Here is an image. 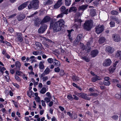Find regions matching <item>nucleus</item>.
Masks as SVG:
<instances>
[{"instance_id":"nucleus-1","label":"nucleus","mask_w":121,"mask_h":121,"mask_svg":"<svg viewBox=\"0 0 121 121\" xmlns=\"http://www.w3.org/2000/svg\"><path fill=\"white\" fill-rule=\"evenodd\" d=\"M64 24L65 22L62 19H60L55 22L52 21L50 22V27L54 32H56L61 30V27H64Z\"/></svg>"},{"instance_id":"nucleus-2","label":"nucleus","mask_w":121,"mask_h":121,"mask_svg":"<svg viewBox=\"0 0 121 121\" xmlns=\"http://www.w3.org/2000/svg\"><path fill=\"white\" fill-rule=\"evenodd\" d=\"M39 1L38 0H33L30 1L29 4L28 6V8L29 9H36L39 7Z\"/></svg>"},{"instance_id":"nucleus-3","label":"nucleus","mask_w":121,"mask_h":121,"mask_svg":"<svg viewBox=\"0 0 121 121\" xmlns=\"http://www.w3.org/2000/svg\"><path fill=\"white\" fill-rule=\"evenodd\" d=\"M92 25V21L88 20L86 21L84 23L83 27L85 29L89 30L91 28Z\"/></svg>"},{"instance_id":"nucleus-4","label":"nucleus","mask_w":121,"mask_h":121,"mask_svg":"<svg viewBox=\"0 0 121 121\" xmlns=\"http://www.w3.org/2000/svg\"><path fill=\"white\" fill-rule=\"evenodd\" d=\"M75 22L74 26L75 27L76 29L77 30L80 27L82 21L80 19L77 18L75 19Z\"/></svg>"},{"instance_id":"nucleus-5","label":"nucleus","mask_w":121,"mask_h":121,"mask_svg":"<svg viewBox=\"0 0 121 121\" xmlns=\"http://www.w3.org/2000/svg\"><path fill=\"white\" fill-rule=\"evenodd\" d=\"M95 29L96 32L97 34H99L102 32L104 30V26L103 25H99L96 26Z\"/></svg>"},{"instance_id":"nucleus-6","label":"nucleus","mask_w":121,"mask_h":121,"mask_svg":"<svg viewBox=\"0 0 121 121\" xmlns=\"http://www.w3.org/2000/svg\"><path fill=\"white\" fill-rule=\"evenodd\" d=\"M47 26L45 24L42 25L39 29L38 32L40 34L43 33L47 29Z\"/></svg>"},{"instance_id":"nucleus-7","label":"nucleus","mask_w":121,"mask_h":121,"mask_svg":"<svg viewBox=\"0 0 121 121\" xmlns=\"http://www.w3.org/2000/svg\"><path fill=\"white\" fill-rule=\"evenodd\" d=\"M105 51L108 54H111L114 52V49L112 47L108 46L106 47Z\"/></svg>"},{"instance_id":"nucleus-8","label":"nucleus","mask_w":121,"mask_h":121,"mask_svg":"<svg viewBox=\"0 0 121 121\" xmlns=\"http://www.w3.org/2000/svg\"><path fill=\"white\" fill-rule=\"evenodd\" d=\"M112 39L114 42H119L121 40L120 36L119 35L115 34L113 35Z\"/></svg>"},{"instance_id":"nucleus-9","label":"nucleus","mask_w":121,"mask_h":121,"mask_svg":"<svg viewBox=\"0 0 121 121\" xmlns=\"http://www.w3.org/2000/svg\"><path fill=\"white\" fill-rule=\"evenodd\" d=\"M111 61L109 58L105 59L103 63L104 66H107L110 65L111 63Z\"/></svg>"},{"instance_id":"nucleus-10","label":"nucleus","mask_w":121,"mask_h":121,"mask_svg":"<svg viewBox=\"0 0 121 121\" xmlns=\"http://www.w3.org/2000/svg\"><path fill=\"white\" fill-rule=\"evenodd\" d=\"M99 53L97 49H95L92 50L90 53L92 57L94 58L97 56Z\"/></svg>"},{"instance_id":"nucleus-11","label":"nucleus","mask_w":121,"mask_h":121,"mask_svg":"<svg viewBox=\"0 0 121 121\" xmlns=\"http://www.w3.org/2000/svg\"><path fill=\"white\" fill-rule=\"evenodd\" d=\"M51 19V18L49 16H46L41 22V24H42L49 22L50 20Z\"/></svg>"},{"instance_id":"nucleus-12","label":"nucleus","mask_w":121,"mask_h":121,"mask_svg":"<svg viewBox=\"0 0 121 121\" xmlns=\"http://www.w3.org/2000/svg\"><path fill=\"white\" fill-rule=\"evenodd\" d=\"M28 2H25L20 5L18 8V10H21L26 7Z\"/></svg>"},{"instance_id":"nucleus-13","label":"nucleus","mask_w":121,"mask_h":121,"mask_svg":"<svg viewBox=\"0 0 121 121\" xmlns=\"http://www.w3.org/2000/svg\"><path fill=\"white\" fill-rule=\"evenodd\" d=\"M60 10L61 12L63 14H67L68 13V9H66V8L64 6H62L60 8Z\"/></svg>"},{"instance_id":"nucleus-14","label":"nucleus","mask_w":121,"mask_h":121,"mask_svg":"<svg viewBox=\"0 0 121 121\" xmlns=\"http://www.w3.org/2000/svg\"><path fill=\"white\" fill-rule=\"evenodd\" d=\"M25 17L26 16L25 14H21L17 15V18L18 21H20L23 20Z\"/></svg>"},{"instance_id":"nucleus-15","label":"nucleus","mask_w":121,"mask_h":121,"mask_svg":"<svg viewBox=\"0 0 121 121\" xmlns=\"http://www.w3.org/2000/svg\"><path fill=\"white\" fill-rule=\"evenodd\" d=\"M41 44L39 42H36L35 45L34 47L35 49L37 50H39L40 47L41 46Z\"/></svg>"},{"instance_id":"nucleus-16","label":"nucleus","mask_w":121,"mask_h":121,"mask_svg":"<svg viewBox=\"0 0 121 121\" xmlns=\"http://www.w3.org/2000/svg\"><path fill=\"white\" fill-rule=\"evenodd\" d=\"M15 65L17 70H20L21 66V64L20 62L18 61H16L15 62Z\"/></svg>"},{"instance_id":"nucleus-17","label":"nucleus","mask_w":121,"mask_h":121,"mask_svg":"<svg viewBox=\"0 0 121 121\" xmlns=\"http://www.w3.org/2000/svg\"><path fill=\"white\" fill-rule=\"evenodd\" d=\"M77 10V8L75 7L72 6L70 8L69 11V12H73L75 13Z\"/></svg>"},{"instance_id":"nucleus-18","label":"nucleus","mask_w":121,"mask_h":121,"mask_svg":"<svg viewBox=\"0 0 121 121\" xmlns=\"http://www.w3.org/2000/svg\"><path fill=\"white\" fill-rule=\"evenodd\" d=\"M82 36L81 34H80L78 36L77 38L74 41L75 43H76L75 41L78 43H79L80 40L82 39Z\"/></svg>"},{"instance_id":"nucleus-19","label":"nucleus","mask_w":121,"mask_h":121,"mask_svg":"<svg viewBox=\"0 0 121 121\" xmlns=\"http://www.w3.org/2000/svg\"><path fill=\"white\" fill-rule=\"evenodd\" d=\"M81 97L82 98L88 100H90V98L87 96V94L84 93H82Z\"/></svg>"},{"instance_id":"nucleus-20","label":"nucleus","mask_w":121,"mask_h":121,"mask_svg":"<svg viewBox=\"0 0 121 121\" xmlns=\"http://www.w3.org/2000/svg\"><path fill=\"white\" fill-rule=\"evenodd\" d=\"M87 6H88L86 5H82L79 7L78 10H81L83 11L86 8Z\"/></svg>"},{"instance_id":"nucleus-21","label":"nucleus","mask_w":121,"mask_h":121,"mask_svg":"<svg viewBox=\"0 0 121 121\" xmlns=\"http://www.w3.org/2000/svg\"><path fill=\"white\" fill-rule=\"evenodd\" d=\"M27 94L31 98V96L32 97L34 96V93L31 91H28L27 92Z\"/></svg>"},{"instance_id":"nucleus-22","label":"nucleus","mask_w":121,"mask_h":121,"mask_svg":"<svg viewBox=\"0 0 121 121\" xmlns=\"http://www.w3.org/2000/svg\"><path fill=\"white\" fill-rule=\"evenodd\" d=\"M105 39L104 37L100 38L99 40V42L100 44L104 43L105 41Z\"/></svg>"},{"instance_id":"nucleus-23","label":"nucleus","mask_w":121,"mask_h":121,"mask_svg":"<svg viewBox=\"0 0 121 121\" xmlns=\"http://www.w3.org/2000/svg\"><path fill=\"white\" fill-rule=\"evenodd\" d=\"M100 79L99 77L96 75L95 77H94L92 78V81L93 82H95L96 81L100 80Z\"/></svg>"},{"instance_id":"nucleus-24","label":"nucleus","mask_w":121,"mask_h":121,"mask_svg":"<svg viewBox=\"0 0 121 121\" xmlns=\"http://www.w3.org/2000/svg\"><path fill=\"white\" fill-rule=\"evenodd\" d=\"M116 57L117 58H120L121 57V51H117L116 55Z\"/></svg>"},{"instance_id":"nucleus-25","label":"nucleus","mask_w":121,"mask_h":121,"mask_svg":"<svg viewBox=\"0 0 121 121\" xmlns=\"http://www.w3.org/2000/svg\"><path fill=\"white\" fill-rule=\"evenodd\" d=\"M72 0H65V3L66 5L69 6L70 5Z\"/></svg>"},{"instance_id":"nucleus-26","label":"nucleus","mask_w":121,"mask_h":121,"mask_svg":"<svg viewBox=\"0 0 121 121\" xmlns=\"http://www.w3.org/2000/svg\"><path fill=\"white\" fill-rule=\"evenodd\" d=\"M43 63V62H42V61H40L39 63V67L40 69H44V66Z\"/></svg>"},{"instance_id":"nucleus-27","label":"nucleus","mask_w":121,"mask_h":121,"mask_svg":"<svg viewBox=\"0 0 121 121\" xmlns=\"http://www.w3.org/2000/svg\"><path fill=\"white\" fill-rule=\"evenodd\" d=\"M40 24H41V22H40L37 19H36V20L35 21L34 25L35 26L39 27Z\"/></svg>"},{"instance_id":"nucleus-28","label":"nucleus","mask_w":121,"mask_h":121,"mask_svg":"<svg viewBox=\"0 0 121 121\" xmlns=\"http://www.w3.org/2000/svg\"><path fill=\"white\" fill-rule=\"evenodd\" d=\"M53 64L55 66H60V63L58 60L56 61L55 62H54Z\"/></svg>"},{"instance_id":"nucleus-29","label":"nucleus","mask_w":121,"mask_h":121,"mask_svg":"<svg viewBox=\"0 0 121 121\" xmlns=\"http://www.w3.org/2000/svg\"><path fill=\"white\" fill-rule=\"evenodd\" d=\"M81 58L87 62H88L89 61V59L86 56H82L81 57Z\"/></svg>"},{"instance_id":"nucleus-30","label":"nucleus","mask_w":121,"mask_h":121,"mask_svg":"<svg viewBox=\"0 0 121 121\" xmlns=\"http://www.w3.org/2000/svg\"><path fill=\"white\" fill-rule=\"evenodd\" d=\"M90 15L92 16H94L95 14V12L94 9H92L91 11Z\"/></svg>"},{"instance_id":"nucleus-31","label":"nucleus","mask_w":121,"mask_h":121,"mask_svg":"<svg viewBox=\"0 0 121 121\" xmlns=\"http://www.w3.org/2000/svg\"><path fill=\"white\" fill-rule=\"evenodd\" d=\"M46 91V89L45 87H43L40 91V93L42 94H44Z\"/></svg>"},{"instance_id":"nucleus-32","label":"nucleus","mask_w":121,"mask_h":121,"mask_svg":"<svg viewBox=\"0 0 121 121\" xmlns=\"http://www.w3.org/2000/svg\"><path fill=\"white\" fill-rule=\"evenodd\" d=\"M50 70V69L47 67L44 71V73H45L46 75H47L49 73Z\"/></svg>"},{"instance_id":"nucleus-33","label":"nucleus","mask_w":121,"mask_h":121,"mask_svg":"<svg viewBox=\"0 0 121 121\" xmlns=\"http://www.w3.org/2000/svg\"><path fill=\"white\" fill-rule=\"evenodd\" d=\"M67 99L69 100L72 101L73 99V97H72V96L70 94H69L67 95Z\"/></svg>"},{"instance_id":"nucleus-34","label":"nucleus","mask_w":121,"mask_h":121,"mask_svg":"<svg viewBox=\"0 0 121 121\" xmlns=\"http://www.w3.org/2000/svg\"><path fill=\"white\" fill-rule=\"evenodd\" d=\"M103 83L105 85L107 86H109L110 84V81H104Z\"/></svg>"},{"instance_id":"nucleus-35","label":"nucleus","mask_w":121,"mask_h":121,"mask_svg":"<svg viewBox=\"0 0 121 121\" xmlns=\"http://www.w3.org/2000/svg\"><path fill=\"white\" fill-rule=\"evenodd\" d=\"M72 79L73 81H77L79 80V78H78L74 76H73Z\"/></svg>"},{"instance_id":"nucleus-36","label":"nucleus","mask_w":121,"mask_h":121,"mask_svg":"<svg viewBox=\"0 0 121 121\" xmlns=\"http://www.w3.org/2000/svg\"><path fill=\"white\" fill-rule=\"evenodd\" d=\"M111 13L112 15H116L118 14V12L116 11L112 10L111 11Z\"/></svg>"},{"instance_id":"nucleus-37","label":"nucleus","mask_w":121,"mask_h":121,"mask_svg":"<svg viewBox=\"0 0 121 121\" xmlns=\"http://www.w3.org/2000/svg\"><path fill=\"white\" fill-rule=\"evenodd\" d=\"M61 5V4L57 3H56L54 5V8L55 9H57L59 8Z\"/></svg>"},{"instance_id":"nucleus-38","label":"nucleus","mask_w":121,"mask_h":121,"mask_svg":"<svg viewBox=\"0 0 121 121\" xmlns=\"http://www.w3.org/2000/svg\"><path fill=\"white\" fill-rule=\"evenodd\" d=\"M19 70H17L16 71V75H17L19 76H21L22 73V72L20 71H19Z\"/></svg>"},{"instance_id":"nucleus-39","label":"nucleus","mask_w":121,"mask_h":121,"mask_svg":"<svg viewBox=\"0 0 121 121\" xmlns=\"http://www.w3.org/2000/svg\"><path fill=\"white\" fill-rule=\"evenodd\" d=\"M112 19L114 21H116L118 23H119V20L117 17H116L113 16L112 17Z\"/></svg>"},{"instance_id":"nucleus-40","label":"nucleus","mask_w":121,"mask_h":121,"mask_svg":"<svg viewBox=\"0 0 121 121\" xmlns=\"http://www.w3.org/2000/svg\"><path fill=\"white\" fill-rule=\"evenodd\" d=\"M68 32L69 34L68 35V37L69 39L70 42H71L72 41V38L71 37V35L70 34L71 32L68 30Z\"/></svg>"},{"instance_id":"nucleus-41","label":"nucleus","mask_w":121,"mask_h":121,"mask_svg":"<svg viewBox=\"0 0 121 121\" xmlns=\"http://www.w3.org/2000/svg\"><path fill=\"white\" fill-rule=\"evenodd\" d=\"M82 13L81 12V13L80 12H78L75 15V16L76 17H79L82 15Z\"/></svg>"},{"instance_id":"nucleus-42","label":"nucleus","mask_w":121,"mask_h":121,"mask_svg":"<svg viewBox=\"0 0 121 121\" xmlns=\"http://www.w3.org/2000/svg\"><path fill=\"white\" fill-rule=\"evenodd\" d=\"M53 1L52 0H48L46 3V4L50 5L53 3Z\"/></svg>"},{"instance_id":"nucleus-43","label":"nucleus","mask_w":121,"mask_h":121,"mask_svg":"<svg viewBox=\"0 0 121 121\" xmlns=\"http://www.w3.org/2000/svg\"><path fill=\"white\" fill-rule=\"evenodd\" d=\"M98 94L95 93H91L88 95L89 96H94L95 97L97 96H98Z\"/></svg>"},{"instance_id":"nucleus-44","label":"nucleus","mask_w":121,"mask_h":121,"mask_svg":"<svg viewBox=\"0 0 121 121\" xmlns=\"http://www.w3.org/2000/svg\"><path fill=\"white\" fill-rule=\"evenodd\" d=\"M54 71L58 73L60 71V69L59 67L55 68L54 69Z\"/></svg>"},{"instance_id":"nucleus-45","label":"nucleus","mask_w":121,"mask_h":121,"mask_svg":"<svg viewBox=\"0 0 121 121\" xmlns=\"http://www.w3.org/2000/svg\"><path fill=\"white\" fill-rule=\"evenodd\" d=\"M15 78L17 81H18L19 82H20L21 80L20 78L16 75L15 76Z\"/></svg>"},{"instance_id":"nucleus-46","label":"nucleus","mask_w":121,"mask_h":121,"mask_svg":"<svg viewBox=\"0 0 121 121\" xmlns=\"http://www.w3.org/2000/svg\"><path fill=\"white\" fill-rule=\"evenodd\" d=\"M93 39H90V40L87 43V45L88 46H89V45H90L92 44L93 43Z\"/></svg>"},{"instance_id":"nucleus-47","label":"nucleus","mask_w":121,"mask_h":121,"mask_svg":"<svg viewBox=\"0 0 121 121\" xmlns=\"http://www.w3.org/2000/svg\"><path fill=\"white\" fill-rule=\"evenodd\" d=\"M116 69L115 67L111 66L109 68V70L111 72H113Z\"/></svg>"},{"instance_id":"nucleus-48","label":"nucleus","mask_w":121,"mask_h":121,"mask_svg":"<svg viewBox=\"0 0 121 121\" xmlns=\"http://www.w3.org/2000/svg\"><path fill=\"white\" fill-rule=\"evenodd\" d=\"M44 100L47 103H48L50 101V98L48 97H46L44 99Z\"/></svg>"},{"instance_id":"nucleus-49","label":"nucleus","mask_w":121,"mask_h":121,"mask_svg":"<svg viewBox=\"0 0 121 121\" xmlns=\"http://www.w3.org/2000/svg\"><path fill=\"white\" fill-rule=\"evenodd\" d=\"M48 61L49 63L51 64L53 62V60L52 58H49L48 59Z\"/></svg>"},{"instance_id":"nucleus-50","label":"nucleus","mask_w":121,"mask_h":121,"mask_svg":"<svg viewBox=\"0 0 121 121\" xmlns=\"http://www.w3.org/2000/svg\"><path fill=\"white\" fill-rule=\"evenodd\" d=\"M17 39L18 41L20 42H22L23 41V39L21 36L17 37Z\"/></svg>"},{"instance_id":"nucleus-51","label":"nucleus","mask_w":121,"mask_h":121,"mask_svg":"<svg viewBox=\"0 0 121 121\" xmlns=\"http://www.w3.org/2000/svg\"><path fill=\"white\" fill-rule=\"evenodd\" d=\"M111 27H113L115 26V22H111L109 23Z\"/></svg>"},{"instance_id":"nucleus-52","label":"nucleus","mask_w":121,"mask_h":121,"mask_svg":"<svg viewBox=\"0 0 121 121\" xmlns=\"http://www.w3.org/2000/svg\"><path fill=\"white\" fill-rule=\"evenodd\" d=\"M33 54L35 55H38V53H39V52L38 51H34L33 52Z\"/></svg>"},{"instance_id":"nucleus-53","label":"nucleus","mask_w":121,"mask_h":121,"mask_svg":"<svg viewBox=\"0 0 121 121\" xmlns=\"http://www.w3.org/2000/svg\"><path fill=\"white\" fill-rule=\"evenodd\" d=\"M48 77L47 76H46L43 78V82H45L48 79Z\"/></svg>"},{"instance_id":"nucleus-54","label":"nucleus","mask_w":121,"mask_h":121,"mask_svg":"<svg viewBox=\"0 0 121 121\" xmlns=\"http://www.w3.org/2000/svg\"><path fill=\"white\" fill-rule=\"evenodd\" d=\"M118 116L116 115H114L112 117V118L115 120H117L118 118Z\"/></svg>"},{"instance_id":"nucleus-55","label":"nucleus","mask_w":121,"mask_h":121,"mask_svg":"<svg viewBox=\"0 0 121 121\" xmlns=\"http://www.w3.org/2000/svg\"><path fill=\"white\" fill-rule=\"evenodd\" d=\"M35 99L36 101L39 103L40 102V98L39 97H37L35 98Z\"/></svg>"},{"instance_id":"nucleus-56","label":"nucleus","mask_w":121,"mask_h":121,"mask_svg":"<svg viewBox=\"0 0 121 121\" xmlns=\"http://www.w3.org/2000/svg\"><path fill=\"white\" fill-rule=\"evenodd\" d=\"M64 71L63 70H61L60 72V76H63L64 74Z\"/></svg>"},{"instance_id":"nucleus-57","label":"nucleus","mask_w":121,"mask_h":121,"mask_svg":"<svg viewBox=\"0 0 121 121\" xmlns=\"http://www.w3.org/2000/svg\"><path fill=\"white\" fill-rule=\"evenodd\" d=\"M112 82L115 83H119V81L116 79H113L112 80Z\"/></svg>"},{"instance_id":"nucleus-58","label":"nucleus","mask_w":121,"mask_h":121,"mask_svg":"<svg viewBox=\"0 0 121 121\" xmlns=\"http://www.w3.org/2000/svg\"><path fill=\"white\" fill-rule=\"evenodd\" d=\"M64 14L61 13L60 14H59L57 17V18H58L59 17H63V15Z\"/></svg>"},{"instance_id":"nucleus-59","label":"nucleus","mask_w":121,"mask_h":121,"mask_svg":"<svg viewBox=\"0 0 121 121\" xmlns=\"http://www.w3.org/2000/svg\"><path fill=\"white\" fill-rule=\"evenodd\" d=\"M12 84L14 86L16 87L17 88H19V86L17 83H13Z\"/></svg>"},{"instance_id":"nucleus-60","label":"nucleus","mask_w":121,"mask_h":121,"mask_svg":"<svg viewBox=\"0 0 121 121\" xmlns=\"http://www.w3.org/2000/svg\"><path fill=\"white\" fill-rule=\"evenodd\" d=\"M41 102H42V106H44V107H45L46 106V104L45 103V101H44L43 100H42L41 101Z\"/></svg>"},{"instance_id":"nucleus-61","label":"nucleus","mask_w":121,"mask_h":121,"mask_svg":"<svg viewBox=\"0 0 121 121\" xmlns=\"http://www.w3.org/2000/svg\"><path fill=\"white\" fill-rule=\"evenodd\" d=\"M73 96L74 97V98H73V99L77 100H78V98L75 95H73Z\"/></svg>"},{"instance_id":"nucleus-62","label":"nucleus","mask_w":121,"mask_h":121,"mask_svg":"<svg viewBox=\"0 0 121 121\" xmlns=\"http://www.w3.org/2000/svg\"><path fill=\"white\" fill-rule=\"evenodd\" d=\"M43 45L46 48H49V46L46 43H43Z\"/></svg>"},{"instance_id":"nucleus-63","label":"nucleus","mask_w":121,"mask_h":121,"mask_svg":"<svg viewBox=\"0 0 121 121\" xmlns=\"http://www.w3.org/2000/svg\"><path fill=\"white\" fill-rule=\"evenodd\" d=\"M72 117L73 119H76L77 118V115L76 114L74 113L73 116Z\"/></svg>"},{"instance_id":"nucleus-64","label":"nucleus","mask_w":121,"mask_h":121,"mask_svg":"<svg viewBox=\"0 0 121 121\" xmlns=\"http://www.w3.org/2000/svg\"><path fill=\"white\" fill-rule=\"evenodd\" d=\"M5 69L4 67H3L2 68H0V71L2 73H3L5 70Z\"/></svg>"}]
</instances>
